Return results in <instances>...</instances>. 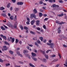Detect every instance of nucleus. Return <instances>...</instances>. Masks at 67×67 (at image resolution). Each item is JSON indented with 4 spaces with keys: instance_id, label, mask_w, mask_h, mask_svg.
<instances>
[{
    "instance_id": "nucleus-1",
    "label": "nucleus",
    "mask_w": 67,
    "mask_h": 67,
    "mask_svg": "<svg viewBox=\"0 0 67 67\" xmlns=\"http://www.w3.org/2000/svg\"><path fill=\"white\" fill-rule=\"evenodd\" d=\"M47 45L50 46V47L52 49H53L54 47V44L53 43H47Z\"/></svg>"
},
{
    "instance_id": "nucleus-2",
    "label": "nucleus",
    "mask_w": 67,
    "mask_h": 67,
    "mask_svg": "<svg viewBox=\"0 0 67 67\" xmlns=\"http://www.w3.org/2000/svg\"><path fill=\"white\" fill-rule=\"evenodd\" d=\"M7 25L8 26L10 27L12 29H13V27L12 26V25L11 24V23L10 22H8L7 23Z\"/></svg>"
},
{
    "instance_id": "nucleus-3",
    "label": "nucleus",
    "mask_w": 67,
    "mask_h": 67,
    "mask_svg": "<svg viewBox=\"0 0 67 67\" xmlns=\"http://www.w3.org/2000/svg\"><path fill=\"white\" fill-rule=\"evenodd\" d=\"M34 18L36 20V15H35V14H31L30 15V18L31 19H33V18Z\"/></svg>"
},
{
    "instance_id": "nucleus-4",
    "label": "nucleus",
    "mask_w": 67,
    "mask_h": 67,
    "mask_svg": "<svg viewBox=\"0 0 67 67\" xmlns=\"http://www.w3.org/2000/svg\"><path fill=\"white\" fill-rule=\"evenodd\" d=\"M55 23H57V24H64V23H65L63 21H62L61 22L59 23V21H55Z\"/></svg>"
},
{
    "instance_id": "nucleus-5",
    "label": "nucleus",
    "mask_w": 67,
    "mask_h": 67,
    "mask_svg": "<svg viewBox=\"0 0 67 67\" xmlns=\"http://www.w3.org/2000/svg\"><path fill=\"white\" fill-rule=\"evenodd\" d=\"M61 29V27H59L58 29L57 30L58 31V33L59 34V33H60L61 32V30H60V29Z\"/></svg>"
},
{
    "instance_id": "nucleus-6",
    "label": "nucleus",
    "mask_w": 67,
    "mask_h": 67,
    "mask_svg": "<svg viewBox=\"0 0 67 67\" xmlns=\"http://www.w3.org/2000/svg\"><path fill=\"white\" fill-rule=\"evenodd\" d=\"M16 53L18 55H19V56H20L21 57H23V56L20 53V52L19 51H17Z\"/></svg>"
},
{
    "instance_id": "nucleus-7",
    "label": "nucleus",
    "mask_w": 67,
    "mask_h": 67,
    "mask_svg": "<svg viewBox=\"0 0 67 67\" xmlns=\"http://www.w3.org/2000/svg\"><path fill=\"white\" fill-rule=\"evenodd\" d=\"M23 4V3L22 2H18L17 3L18 5H22Z\"/></svg>"
},
{
    "instance_id": "nucleus-8",
    "label": "nucleus",
    "mask_w": 67,
    "mask_h": 67,
    "mask_svg": "<svg viewBox=\"0 0 67 67\" xmlns=\"http://www.w3.org/2000/svg\"><path fill=\"white\" fill-rule=\"evenodd\" d=\"M39 23H40V20H37L36 21V24L37 26H39Z\"/></svg>"
},
{
    "instance_id": "nucleus-9",
    "label": "nucleus",
    "mask_w": 67,
    "mask_h": 67,
    "mask_svg": "<svg viewBox=\"0 0 67 67\" xmlns=\"http://www.w3.org/2000/svg\"><path fill=\"white\" fill-rule=\"evenodd\" d=\"M35 21V20H32L31 22V25H32L34 24V23Z\"/></svg>"
},
{
    "instance_id": "nucleus-10",
    "label": "nucleus",
    "mask_w": 67,
    "mask_h": 67,
    "mask_svg": "<svg viewBox=\"0 0 67 67\" xmlns=\"http://www.w3.org/2000/svg\"><path fill=\"white\" fill-rule=\"evenodd\" d=\"M31 55L32 56L31 57H34V56H36V54L34 53L33 52H32L31 53Z\"/></svg>"
},
{
    "instance_id": "nucleus-11",
    "label": "nucleus",
    "mask_w": 67,
    "mask_h": 67,
    "mask_svg": "<svg viewBox=\"0 0 67 67\" xmlns=\"http://www.w3.org/2000/svg\"><path fill=\"white\" fill-rule=\"evenodd\" d=\"M59 37H60V38H65L64 36L62 35H59Z\"/></svg>"
},
{
    "instance_id": "nucleus-12",
    "label": "nucleus",
    "mask_w": 67,
    "mask_h": 67,
    "mask_svg": "<svg viewBox=\"0 0 67 67\" xmlns=\"http://www.w3.org/2000/svg\"><path fill=\"white\" fill-rule=\"evenodd\" d=\"M52 7L53 8H54V7H59V5H56L55 4H54L52 5Z\"/></svg>"
},
{
    "instance_id": "nucleus-13",
    "label": "nucleus",
    "mask_w": 67,
    "mask_h": 67,
    "mask_svg": "<svg viewBox=\"0 0 67 67\" xmlns=\"http://www.w3.org/2000/svg\"><path fill=\"white\" fill-rule=\"evenodd\" d=\"M26 57H28V58L29 59H31V58L30 57V55L29 54H26Z\"/></svg>"
},
{
    "instance_id": "nucleus-14",
    "label": "nucleus",
    "mask_w": 67,
    "mask_h": 67,
    "mask_svg": "<svg viewBox=\"0 0 67 67\" xmlns=\"http://www.w3.org/2000/svg\"><path fill=\"white\" fill-rule=\"evenodd\" d=\"M33 12L34 13H36L37 12V10H36V9H35L34 10H33Z\"/></svg>"
},
{
    "instance_id": "nucleus-15",
    "label": "nucleus",
    "mask_w": 67,
    "mask_h": 67,
    "mask_svg": "<svg viewBox=\"0 0 67 67\" xmlns=\"http://www.w3.org/2000/svg\"><path fill=\"white\" fill-rule=\"evenodd\" d=\"M13 27L15 29H17V26H16V24H14L13 25Z\"/></svg>"
},
{
    "instance_id": "nucleus-16",
    "label": "nucleus",
    "mask_w": 67,
    "mask_h": 67,
    "mask_svg": "<svg viewBox=\"0 0 67 67\" xmlns=\"http://www.w3.org/2000/svg\"><path fill=\"white\" fill-rule=\"evenodd\" d=\"M31 58H32V59H33L34 60V61H36V60H37V59L34 58V57H31Z\"/></svg>"
},
{
    "instance_id": "nucleus-17",
    "label": "nucleus",
    "mask_w": 67,
    "mask_h": 67,
    "mask_svg": "<svg viewBox=\"0 0 67 67\" xmlns=\"http://www.w3.org/2000/svg\"><path fill=\"white\" fill-rule=\"evenodd\" d=\"M10 19L11 20H13L14 19V18L13 17V16H11L10 17Z\"/></svg>"
},
{
    "instance_id": "nucleus-18",
    "label": "nucleus",
    "mask_w": 67,
    "mask_h": 67,
    "mask_svg": "<svg viewBox=\"0 0 67 67\" xmlns=\"http://www.w3.org/2000/svg\"><path fill=\"white\" fill-rule=\"evenodd\" d=\"M19 27L21 28V30H23V26H22V25H20Z\"/></svg>"
},
{
    "instance_id": "nucleus-19",
    "label": "nucleus",
    "mask_w": 67,
    "mask_h": 67,
    "mask_svg": "<svg viewBox=\"0 0 67 67\" xmlns=\"http://www.w3.org/2000/svg\"><path fill=\"white\" fill-rule=\"evenodd\" d=\"M14 41H15V39L14 38H13L11 40V42L12 43H13L14 42Z\"/></svg>"
},
{
    "instance_id": "nucleus-20",
    "label": "nucleus",
    "mask_w": 67,
    "mask_h": 67,
    "mask_svg": "<svg viewBox=\"0 0 67 67\" xmlns=\"http://www.w3.org/2000/svg\"><path fill=\"white\" fill-rule=\"evenodd\" d=\"M9 52L10 54H11V55H13V52L11 51H9Z\"/></svg>"
},
{
    "instance_id": "nucleus-21",
    "label": "nucleus",
    "mask_w": 67,
    "mask_h": 67,
    "mask_svg": "<svg viewBox=\"0 0 67 67\" xmlns=\"http://www.w3.org/2000/svg\"><path fill=\"white\" fill-rule=\"evenodd\" d=\"M2 16H4V17H5L6 16V14L4 13H3L2 14Z\"/></svg>"
},
{
    "instance_id": "nucleus-22",
    "label": "nucleus",
    "mask_w": 67,
    "mask_h": 67,
    "mask_svg": "<svg viewBox=\"0 0 67 67\" xmlns=\"http://www.w3.org/2000/svg\"><path fill=\"white\" fill-rule=\"evenodd\" d=\"M30 33L31 34H34V35H35V32H33L32 31H30Z\"/></svg>"
},
{
    "instance_id": "nucleus-23",
    "label": "nucleus",
    "mask_w": 67,
    "mask_h": 67,
    "mask_svg": "<svg viewBox=\"0 0 67 67\" xmlns=\"http://www.w3.org/2000/svg\"><path fill=\"white\" fill-rule=\"evenodd\" d=\"M17 20V18L16 17V15L15 16V17L14 19V20L15 21H16Z\"/></svg>"
},
{
    "instance_id": "nucleus-24",
    "label": "nucleus",
    "mask_w": 67,
    "mask_h": 67,
    "mask_svg": "<svg viewBox=\"0 0 67 67\" xmlns=\"http://www.w3.org/2000/svg\"><path fill=\"white\" fill-rule=\"evenodd\" d=\"M29 65L30 66H31V67H35L33 65H32V64L31 63H30L29 64Z\"/></svg>"
},
{
    "instance_id": "nucleus-25",
    "label": "nucleus",
    "mask_w": 67,
    "mask_h": 67,
    "mask_svg": "<svg viewBox=\"0 0 67 67\" xmlns=\"http://www.w3.org/2000/svg\"><path fill=\"white\" fill-rule=\"evenodd\" d=\"M4 10V8L3 7H0V10Z\"/></svg>"
},
{
    "instance_id": "nucleus-26",
    "label": "nucleus",
    "mask_w": 67,
    "mask_h": 67,
    "mask_svg": "<svg viewBox=\"0 0 67 67\" xmlns=\"http://www.w3.org/2000/svg\"><path fill=\"white\" fill-rule=\"evenodd\" d=\"M1 29L2 30H5V28L3 27V26H1Z\"/></svg>"
},
{
    "instance_id": "nucleus-27",
    "label": "nucleus",
    "mask_w": 67,
    "mask_h": 67,
    "mask_svg": "<svg viewBox=\"0 0 67 67\" xmlns=\"http://www.w3.org/2000/svg\"><path fill=\"white\" fill-rule=\"evenodd\" d=\"M28 52H29L27 50H24L23 51V53L24 54L25 53H28Z\"/></svg>"
},
{
    "instance_id": "nucleus-28",
    "label": "nucleus",
    "mask_w": 67,
    "mask_h": 67,
    "mask_svg": "<svg viewBox=\"0 0 67 67\" xmlns=\"http://www.w3.org/2000/svg\"><path fill=\"white\" fill-rule=\"evenodd\" d=\"M42 13H39V16L40 17H41L42 16Z\"/></svg>"
},
{
    "instance_id": "nucleus-29",
    "label": "nucleus",
    "mask_w": 67,
    "mask_h": 67,
    "mask_svg": "<svg viewBox=\"0 0 67 67\" xmlns=\"http://www.w3.org/2000/svg\"><path fill=\"white\" fill-rule=\"evenodd\" d=\"M35 45L36 46H37V47H38L39 46V45L38 44H37V43L36 42H35Z\"/></svg>"
},
{
    "instance_id": "nucleus-30",
    "label": "nucleus",
    "mask_w": 67,
    "mask_h": 67,
    "mask_svg": "<svg viewBox=\"0 0 67 67\" xmlns=\"http://www.w3.org/2000/svg\"><path fill=\"white\" fill-rule=\"evenodd\" d=\"M24 29H25V30H28V28L26 26H24Z\"/></svg>"
},
{
    "instance_id": "nucleus-31",
    "label": "nucleus",
    "mask_w": 67,
    "mask_h": 67,
    "mask_svg": "<svg viewBox=\"0 0 67 67\" xmlns=\"http://www.w3.org/2000/svg\"><path fill=\"white\" fill-rule=\"evenodd\" d=\"M39 38L41 41H43V38L42 37H39Z\"/></svg>"
},
{
    "instance_id": "nucleus-32",
    "label": "nucleus",
    "mask_w": 67,
    "mask_h": 67,
    "mask_svg": "<svg viewBox=\"0 0 67 67\" xmlns=\"http://www.w3.org/2000/svg\"><path fill=\"white\" fill-rule=\"evenodd\" d=\"M10 3H9L8 4H7V8H9L10 7Z\"/></svg>"
},
{
    "instance_id": "nucleus-33",
    "label": "nucleus",
    "mask_w": 67,
    "mask_h": 67,
    "mask_svg": "<svg viewBox=\"0 0 67 67\" xmlns=\"http://www.w3.org/2000/svg\"><path fill=\"white\" fill-rule=\"evenodd\" d=\"M44 56L46 58H47V59H48V55L45 54L44 55Z\"/></svg>"
},
{
    "instance_id": "nucleus-34",
    "label": "nucleus",
    "mask_w": 67,
    "mask_h": 67,
    "mask_svg": "<svg viewBox=\"0 0 67 67\" xmlns=\"http://www.w3.org/2000/svg\"><path fill=\"white\" fill-rule=\"evenodd\" d=\"M4 43L5 44H7V45H9V43H8L7 42L5 41L4 42Z\"/></svg>"
},
{
    "instance_id": "nucleus-35",
    "label": "nucleus",
    "mask_w": 67,
    "mask_h": 67,
    "mask_svg": "<svg viewBox=\"0 0 67 67\" xmlns=\"http://www.w3.org/2000/svg\"><path fill=\"white\" fill-rule=\"evenodd\" d=\"M15 40V43L16 44L17 43H18V42H19V40H18V39H16Z\"/></svg>"
},
{
    "instance_id": "nucleus-36",
    "label": "nucleus",
    "mask_w": 67,
    "mask_h": 67,
    "mask_svg": "<svg viewBox=\"0 0 67 67\" xmlns=\"http://www.w3.org/2000/svg\"><path fill=\"white\" fill-rule=\"evenodd\" d=\"M37 42L38 44H40V43H41V42H40V41L39 40H37Z\"/></svg>"
},
{
    "instance_id": "nucleus-37",
    "label": "nucleus",
    "mask_w": 67,
    "mask_h": 67,
    "mask_svg": "<svg viewBox=\"0 0 67 67\" xmlns=\"http://www.w3.org/2000/svg\"><path fill=\"white\" fill-rule=\"evenodd\" d=\"M43 28L44 29H45L46 30V26L45 25H43Z\"/></svg>"
},
{
    "instance_id": "nucleus-38",
    "label": "nucleus",
    "mask_w": 67,
    "mask_h": 67,
    "mask_svg": "<svg viewBox=\"0 0 67 67\" xmlns=\"http://www.w3.org/2000/svg\"><path fill=\"white\" fill-rule=\"evenodd\" d=\"M48 1L50 3H52V2H53V0H49Z\"/></svg>"
},
{
    "instance_id": "nucleus-39",
    "label": "nucleus",
    "mask_w": 67,
    "mask_h": 67,
    "mask_svg": "<svg viewBox=\"0 0 67 67\" xmlns=\"http://www.w3.org/2000/svg\"><path fill=\"white\" fill-rule=\"evenodd\" d=\"M3 37L4 39L5 40H7V37H6V36H4Z\"/></svg>"
},
{
    "instance_id": "nucleus-40",
    "label": "nucleus",
    "mask_w": 67,
    "mask_h": 67,
    "mask_svg": "<svg viewBox=\"0 0 67 67\" xmlns=\"http://www.w3.org/2000/svg\"><path fill=\"white\" fill-rule=\"evenodd\" d=\"M33 40H37V38L36 37H34L33 38Z\"/></svg>"
},
{
    "instance_id": "nucleus-41",
    "label": "nucleus",
    "mask_w": 67,
    "mask_h": 67,
    "mask_svg": "<svg viewBox=\"0 0 67 67\" xmlns=\"http://www.w3.org/2000/svg\"><path fill=\"white\" fill-rule=\"evenodd\" d=\"M43 60L44 62H45V63H46L47 62L46 60L45 59H43Z\"/></svg>"
},
{
    "instance_id": "nucleus-42",
    "label": "nucleus",
    "mask_w": 67,
    "mask_h": 67,
    "mask_svg": "<svg viewBox=\"0 0 67 67\" xmlns=\"http://www.w3.org/2000/svg\"><path fill=\"white\" fill-rule=\"evenodd\" d=\"M59 2L60 3H62L63 2V1L62 0H60L59 1Z\"/></svg>"
},
{
    "instance_id": "nucleus-43",
    "label": "nucleus",
    "mask_w": 67,
    "mask_h": 67,
    "mask_svg": "<svg viewBox=\"0 0 67 67\" xmlns=\"http://www.w3.org/2000/svg\"><path fill=\"white\" fill-rule=\"evenodd\" d=\"M26 23L27 24H30V21H27L26 22Z\"/></svg>"
},
{
    "instance_id": "nucleus-44",
    "label": "nucleus",
    "mask_w": 67,
    "mask_h": 67,
    "mask_svg": "<svg viewBox=\"0 0 67 67\" xmlns=\"http://www.w3.org/2000/svg\"><path fill=\"white\" fill-rule=\"evenodd\" d=\"M58 55L59 56V57L60 59V58H61V55H60V54H59V53H58Z\"/></svg>"
},
{
    "instance_id": "nucleus-45",
    "label": "nucleus",
    "mask_w": 67,
    "mask_h": 67,
    "mask_svg": "<svg viewBox=\"0 0 67 67\" xmlns=\"http://www.w3.org/2000/svg\"><path fill=\"white\" fill-rule=\"evenodd\" d=\"M19 9L18 8H15V11H18L19 10Z\"/></svg>"
},
{
    "instance_id": "nucleus-46",
    "label": "nucleus",
    "mask_w": 67,
    "mask_h": 67,
    "mask_svg": "<svg viewBox=\"0 0 67 67\" xmlns=\"http://www.w3.org/2000/svg\"><path fill=\"white\" fill-rule=\"evenodd\" d=\"M19 63H20V64H23V62H22L20 61H19Z\"/></svg>"
},
{
    "instance_id": "nucleus-47",
    "label": "nucleus",
    "mask_w": 67,
    "mask_h": 67,
    "mask_svg": "<svg viewBox=\"0 0 67 67\" xmlns=\"http://www.w3.org/2000/svg\"><path fill=\"white\" fill-rule=\"evenodd\" d=\"M63 47H65V48H66V47H67V46H66V45H65V44H63Z\"/></svg>"
},
{
    "instance_id": "nucleus-48",
    "label": "nucleus",
    "mask_w": 67,
    "mask_h": 67,
    "mask_svg": "<svg viewBox=\"0 0 67 67\" xmlns=\"http://www.w3.org/2000/svg\"><path fill=\"white\" fill-rule=\"evenodd\" d=\"M58 60V59H56L54 60V62H57V61Z\"/></svg>"
},
{
    "instance_id": "nucleus-49",
    "label": "nucleus",
    "mask_w": 67,
    "mask_h": 67,
    "mask_svg": "<svg viewBox=\"0 0 67 67\" xmlns=\"http://www.w3.org/2000/svg\"><path fill=\"white\" fill-rule=\"evenodd\" d=\"M7 40V41L9 42H10V38H9V37H8Z\"/></svg>"
},
{
    "instance_id": "nucleus-50",
    "label": "nucleus",
    "mask_w": 67,
    "mask_h": 67,
    "mask_svg": "<svg viewBox=\"0 0 67 67\" xmlns=\"http://www.w3.org/2000/svg\"><path fill=\"white\" fill-rule=\"evenodd\" d=\"M49 51H51V50H47V51H46V53H48Z\"/></svg>"
},
{
    "instance_id": "nucleus-51",
    "label": "nucleus",
    "mask_w": 67,
    "mask_h": 67,
    "mask_svg": "<svg viewBox=\"0 0 67 67\" xmlns=\"http://www.w3.org/2000/svg\"><path fill=\"white\" fill-rule=\"evenodd\" d=\"M43 1H41L40 2V3L41 4H43Z\"/></svg>"
},
{
    "instance_id": "nucleus-52",
    "label": "nucleus",
    "mask_w": 67,
    "mask_h": 67,
    "mask_svg": "<svg viewBox=\"0 0 67 67\" xmlns=\"http://www.w3.org/2000/svg\"><path fill=\"white\" fill-rule=\"evenodd\" d=\"M37 29L38 30H41V29L38 27H37Z\"/></svg>"
},
{
    "instance_id": "nucleus-53",
    "label": "nucleus",
    "mask_w": 67,
    "mask_h": 67,
    "mask_svg": "<svg viewBox=\"0 0 67 67\" xmlns=\"http://www.w3.org/2000/svg\"><path fill=\"white\" fill-rule=\"evenodd\" d=\"M10 64L9 63L7 64H6V66H10Z\"/></svg>"
},
{
    "instance_id": "nucleus-54",
    "label": "nucleus",
    "mask_w": 67,
    "mask_h": 67,
    "mask_svg": "<svg viewBox=\"0 0 67 67\" xmlns=\"http://www.w3.org/2000/svg\"><path fill=\"white\" fill-rule=\"evenodd\" d=\"M55 55H52L51 57H55Z\"/></svg>"
},
{
    "instance_id": "nucleus-55",
    "label": "nucleus",
    "mask_w": 67,
    "mask_h": 67,
    "mask_svg": "<svg viewBox=\"0 0 67 67\" xmlns=\"http://www.w3.org/2000/svg\"><path fill=\"white\" fill-rule=\"evenodd\" d=\"M57 16H59V17H60L61 16H62V15L60 14H58L57 15Z\"/></svg>"
},
{
    "instance_id": "nucleus-56",
    "label": "nucleus",
    "mask_w": 67,
    "mask_h": 67,
    "mask_svg": "<svg viewBox=\"0 0 67 67\" xmlns=\"http://www.w3.org/2000/svg\"><path fill=\"white\" fill-rule=\"evenodd\" d=\"M39 11H40V12H42L43 11V10L42 9H39Z\"/></svg>"
},
{
    "instance_id": "nucleus-57",
    "label": "nucleus",
    "mask_w": 67,
    "mask_h": 67,
    "mask_svg": "<svg viewBox=\"0 0 67 67\" xmlns=\"http://www.w3.org/2000/svg\"><path fill=\"white\" fill-rule=\"evenodd\" d=\"M27 20L28 21H30V19L28 17H27Z\"/></svg>"
},
{
    "instance_id": "nucleus-58",
    "label": "nucleus",
    "mask_w": 67,
    "mask_h": 67,
    "mask_svg": "<svg viewBox=\"0 0 67 67\" xmlns=\"http://www.w3.org/2000/svg\"><path fill=\"white\" fill-rule=\"evenodd\" d=\"M59 64H58L56 66H55V67H58L59 66Z\"/></svg>"
},
{
    "instance_id": "nucleus-59",
    "label": "nucleus",
    "mask_w": 67,
    "mask_h": 67,
    "mask_svg": "<svg viewBox=\"0 0 67 67\" xmlns=\"http://www.w3.org/2000/svg\"><path fill=\"white\" fill-rule=\"evenodd\" d=\"M3 26H4V27L5 28V29H8V27H7V26H6L5 25H4Z\"/></svg>"
},
{
    "instance_id": "nucleus-60",
    "label": "nucleus",
    "mask_w": 67,
    "mask_h": 67,
    "mask_svg": "<svg viewBox=\"0 0 67 67\" xmlns=\"http://www.w3.org/2000/svg\"><path fill=\"white\" fill-rule=\"evenodd\" d=\"M12 1L13 2V3H15L16 1L15 0H12Z\"/></svg>"
},
{
    "instance_id": "nucleus-61",
    "label": "nucleus",
    "mask_w": 67,
    "mask_h": 67,
    "mask_svg": "<svg viewBox=\"0 0 67 67\" xmlns=\"http://www.w3.org/2000/svg\"><path fill=\"white\" fill-rule=\"evenodd\" d=\"M8 15L9 16H11V14L10 13H8Z\"/></svg>"
},
{
    "instance_id": "nucleus-62",
    "label": "nucleus",
    "mask_w": 67,
    "mask_h": 67,
    "mask_svg": "<svg viewBox=\"0 0 67 67\" xmlns=\"http://www.w3.org/2000/svg\"><path fill=\"white\" fill-rule=\"evenodd\" d=\"M48 18H46L44 19V21H46L48 20Z\"/></svg>"
},
{
    "instance_id": "nucleus-63",
    "label": "nucleus",
    "mask_w": 67,
    "mask_h": 67,
    "mask_svg": "<svg viewBox=\"0 0 67 67\" xmlns=\"http://www.w3.org/2000/svg\"><path fill=\"white\" fill-rule=\"evenodd\" d=\"M13 10V8L12 7H11L10 8V10Z\"/></svg>"
},
{
    "instance_id": "nucleus-64",
    "label": "nucleus",
    "mask_w": 67,
    "mask_h": 67,
    "mask_svg": "<svg viewBox=\"0 0 67 67\" xmlns=\"http://www.w3.org/2000/svg\"><path fill=\"white\" fill-rule=\"evenodd\" d=\"M43 16H45V17L47 16V15L46 14H44L43 15Z\"/></svg>"
}]
</instances>
